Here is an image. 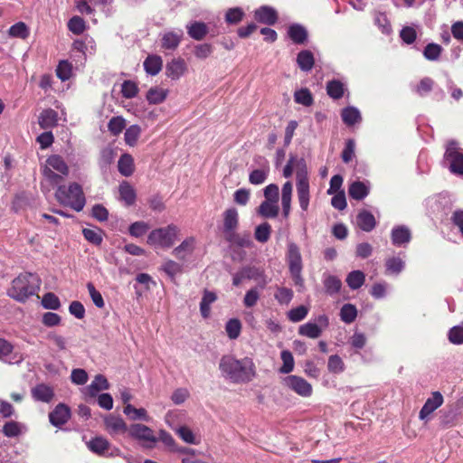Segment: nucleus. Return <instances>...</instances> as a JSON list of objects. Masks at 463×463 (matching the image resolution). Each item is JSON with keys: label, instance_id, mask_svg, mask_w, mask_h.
Listing matches in <instances>:
<instances>
[{"label": "nucleus", "instance_id": "obj_1", "mask_svg": "<svg viewBox=\"0 0 463 463\" xmlns=\"http://www.w3.org/2000/svg\"><path fill=\"white\" fill-rule=\"evenodd\" d=\"M296 173V189L299 206L303 212H307L310 202V184L308 170L306 161L301 158L297 160L290 157L283 169V175L288 178L293 172Z\"/></svg>", "mask_w": 463, "mask_h": 463}, {"label": "nucleus", "instance_id": "obj_2", "mask_svg": "<svg viewBox=\"0 0 463 463\" xmlns=\"http://www.w3.org/2000/svg\"><path fill=\"white\" fill-rule=\"evenodd\" d=\"M219 369L227 379L234 383H249L256 374L255 364L249 357L236 359L232 355H224L220 361Z\"/></svg>", "mask_w": 463, "mask_h": 463}, {"label": "nucleus", "instance_id": "obj_3", "mask_svg": "<svg viewBox=\"0 0 463 463\" xmlns=\"http://www.w3.org/2000/svg\"><path fill=\"white\" fill-rule=\"evenodd\" d=\"M41 279L33 273L24 272L13 279L7 295L18 301L25 302L30 297L35 295L40 288Z\"/></svg>", "mask_w": 463, "mask_h": 463}, {"label": "nucleus", "instance_id": "obj_4", "mask_svg": "<svg viewBox=\"0 0 463 463\" xmlns=\"http://www.w3.org/2000/svg\"><path fill=\"white\" fill-rule=\"evenodd\" d=\"M42 174L43 175V180L41 183L42 189L43 192H49L50 188H47L46 185L60 184L69 175V166L61 156L52 155L42 167Z\"/></svg>", "mask_w": 463, "mask_h": 463}, {"label": "nucleus", "instance_id": "obj_5", "mask_svg": "<svg viewBox=\"0 0 463 463\" xmlns=\"http://www.w3.org/2000/svg\"><path fill=\"white\" fill-rule=\"evenodd\" d=\"M55 198L61 204L70 206L77 212H80L86 203L82 188L77 183H72L68 187L59 185Z\"/></svg>", "mask_w": 463, "mask_h": 463}, {"label": "nucleus", "instance_id": "obj_6", "mask_svg": "<svg viewBox=\"0 0 463 463\" xmlns=\"http://www.w3.org/2000/svg\"><path fill=\"white\" fill-rule=\"evenodd\" d=\"M180 229L175 224L156 228L147 236V243L158 249H170L178 239Z\"/></svg>", "mask_w": 463, "mask_h": 463}, {"label": "nucleus", "instance_id": "obj_7", "mask_svg": "<svg viewBox=\"0 0 463 463\" xmlns=\"http://www.w3.org/2000/svg\"><path fill=\"white\" fill-rule=\"evenodd\" d=\"M287 262L290 276L296 286L304 287L302 277L303 261L299 247L294 242H288L287 250Z\"/></svg>", "mask_w": 463, "mask_h": 463}, {"label": "nucleus", "instance_id": "obj_8", "mask_svg": "<svg viewBox=\"0 0 463 463\" xmlns=\"http://www.w3.org/2000/svg\"><path fill=\"white\" fill-rule=\"evenodd\" d=\"M282 384L298 395L307 398L313 393L312 385L303 377L288 375L282 379Z\"/></svg>", "mask_w": 463, "mask_h": 463}, {"label": "nucleus", "instance_id": "obj_9", "mask_svg": "<svg viewBox=\"0 0 463 463\" xmlns=\"http://www.w3.org/2000/svg\"><path fill=\"white\" fill-rule=\"evenodd\" d=\"M253 162L256 168L250 173L249 182L251 184L259 185L267 180L270 166L268 159L262 156H255Z\"/></svg>", "mask_w": 463, "mask_h": 463}, {"label": "nucleus", "instance_id": "obj_10", "mask_svg": "<svg viewBox=\"0 0 463 463\" xmlns=\"http://www.w3.org/2000/svg\"><path fill=\"white\" fill-rule=\"evenodd\" d=\"M445 159L449 163V169L452 173L463 175V150L458 146L457 142L448 143Z\"/></svg>", "mask_w": 463, "mask_h": 463}, {"label": "nucleus", "instance_id": "obj_11", "mask_svg": "<svg viewBox=\"0 0 463 463\" xmlns=\"http://www.w3.org/2000/svg\"><path fill=\"white\" fill-rule=\"evenodd\" d=\"M329 326V319L326 315H320L315 323L307 322L298 327V334L308 338H318L323 330Z\"/></svg>", "mask_w": 463, "mask_h": 463}, {"label": "nucleus", "instance_id": "obj_12", "mask_svg": "<svg viewBox=\"0 0 463 463\" xmlns=\"http://www.w3.org/2000/svg\"><path fill=\"white\" fill-rule=\"evenodd\" d=\"M87 447L91 452L102 457L112 458L120 454L118 449L111 448L109 442L102 437H96L90 439L87 443Z\"/></svg>", "mask_w": 463, "mask_h": 463}, {"label": "nucleus", "instance_id": "obj_13", "mask_svg": "<svg viewBox=\"0 0 463 463\" xmlns=\"http://www.w3.org/2000/svg\"><path fill=\"white\" fill-rule=\"evenodd\" d=\"M128 432L131 438L146 443L147 447H152L157 441L154 431L149 427L140 423L130 425Z\"/></svg>", "mask_w": 463, "mask_h": 463}, {"label": "nucleus", "instance_id": "obj_14", "mask_svg": "<svg viewBox=\"0 0 463 463\" xmlns=\"http://www.w3.org/2000/svg\"><path fill=\"white\" fill-rule=\"evenodd\" d=\"M239 227V213L235 207H230L222 213V232L224 239L237 232Z\"/></svg>", "mask_w": 463, "mask_h": 463}, {"label": "nucleus", "instance_id": "obj_15", "mask_svg": "<svg viewBox=\"0 0 463 463\" xmlns=\"http://www.w3.org/2000/svg\"><path fill=\"white\" fill-rule=\"evenodd\" d=\"M443 401V396L439 392H433L420 409L419 418L422 420H427L434 411L442 405Z\"/></svg>", "mask_w": 463, "mask_h": 463}, {"label": "nucleus", "instance_id": "obj_16", "mask_svg": "<svg viewBox=\"0 0 463 463\" xmlns=\"http://www.w3.org/2000/svg\"><path fill=\"white\" fill-rule=\"evenodd\" d=\"M254 18L260 24L273 25L277 23L279 16L273 7L262 5L254 11Z\"/></svg>", "mask_w": 463, "mask_h": 463}, {"label": "nucleus", "instance_id": "obj_17", "mask_svg": "<svg viewBox=\"0 0 463 463\" xmlns=\"http://www.w3.org/2000/svg\"><path fill=\"white\" fill-rule=\"evenodd\" d=\"M195 246V238L188 237L173 250L172 254L179 260H185L188 257H190L193 254Z\"/></svg>", "mask_w": 463, "mask_h": 463}, {"label": "nucleus", "instance_id": "obj_18", "mask_svg": "<svg viewBox=\"0 0 463 463\" xmlns=\"http://www.w3.org/2000/svg\"><path fill=\"white\" fill-rule=\"evenodd\" d=\"M14 345L5 338H0V360L9 364H20L24 357L18 354H13Z\"/></svg>", "mask_w": 463, "mask_h": 463}, {"label": "nucleus", "instance_id": "obj_19", "mask_svg": "<svg viewBox=\"0 0 463 463\" xmlns=\"http://www.w3.org/2000/svg\"><path fill=\"white\" fill-rule=\"evenodd\" d=\"M104 423L107 430L111 435L124 434L128 432V430L127 423L119 416L110 414L105 417Z\"/></svg>", "mask_w": 463, "mask_h": 463}, {"label": "nucleus", "instance_id": "obj_20", "mask_svg": "<svg viewBox=\"0 0 463 463\" xmlns=\"http://www.w3.org/2000/svg\"><path fill=\"white\" fill-rule=\"evenodd\" d=\"M392 242L394 246L402 247L407 245L411 239V231L404 225H398L392 228L391 232Z\"/></svg>", "mask_w": 463, "mask_h": 463}, {"label": "nucleus", "instance_id": "obj_21", "mask_svg": "<svg viewBox=\"0 0 463 463\" xmlns=\"http://www.w3.org/2000/svg\"><path fill=\"white\" fill-rule=\"evenodd\" d=\"M186 71V64L181 58L173 59L165 66V74L172 80H178Z\"/></svg>", "mask_w": 463, "mask_h": 463}, {"label": "nucleus", "instance_id": "obj_22", "mask_svg": "<svg viewBox=\"0 0 463 463\" xmlns=\"http://www.w3.org/2000/svg\"><path fill=\"white\" fill-rule=\"evenodd\" d=\"M184 33L181 29L165 32L162 35V47L167 50H175L178 47Z\"/></svg>", "mask_w": 463, "mask_h": 463}, {"label": "nucleus", "instance_id": "obj_23", "mask_svg": "<svg viewBox=\"0 0 463 463\" xmlns=\"http://www.w3.org/2000/svg\"><path fill=\"white\" fill-rule=\"evenodd\" d=\"M70 418V410L64 404H59L50 413L49 419L52 425L61 426L68 421Z\"/></svg>", "mask_w": 463, "mask_h": 463}, {"label": "nucleus", "instance_id": "obj_24", "mask_svg": "<svg viewBox=\"0 0 463 463\" xmlns=\"http://www.w3.org/2000/svg\"><path fill=\"white\" fill-rule=\"evenodd\" d=\"M293 185L290 181L286 182L281 189V206L285 218H288L291 211Z\"/></svg>", "mask_w": 463, "mask_h": 463}, {"label": "nucleus", "instance_id": "obj_25", "mask_svg": "<svg viewBox=\"0 0 463 463\" xmlns=\"http://www.w3.org/2000/svg\"><path fill=\"white\" fill-rule=\"evenodd\" d=\"M32 396L35 401L50 402L54 396V392L51 386L41 383L32 389Z\"/></svg>", "mask_w": 463, "mask_h": 463}, {"label": "nucleus", "instance_id": "obj_26", "mask_svg": "<svg viewBox=\"0 0 463 463\" xmlns=\"http://www.w3.org/2000/svg\"><path fill=\"white\" fill-rule=\"evenodd\" d=\"M288 35L296 44H304L307 41V31L298 24H291L288 27Z\"/></svg>", "mask_w": 463, "mask_h": 463}, {"label": "nucleus", "instance_id": "obj_27", "mask_svg": "<svg viewBox=\"0 0 463 463\" xmlns=\"http://www.w3.org/2000/svg\"><path fill=\"white\" fill-rule=\"evenodd\" d=\"M109 383L105 376L98 374L91 383L86 388V392L90 397H95L99 392L108 390Z\"/></svg>", "mask_w": 463, "mask_h": 463}, {"label": "nucleus", "instance_id": "obj_28", "mask_svg": "<svg viewBox=\"0 0 463 463\" xmlns=\"http://www.w3.org/2000/svg\"><path fill=\"white\" fill-rule=\"evenodd\" d=\"M26 431V427L18 421L9 420L3 426L2 432L7 438H17Z\"/></svg>", "mask_w": 463, "mask_h": 463}, {"label": "nucleus", "instance_id": "obj_29", "mask_svg": "<svg viewBox=\"0 0 463 463\" xmlns=\"http://www.w3.org/2000/svg\"><path fill=\"white\" fill-rule=\"evenodd\" d=\"M187 33L196 41L203 40L208 33V27L203 22H194L186 25Z\"/></svg>", "mask_w": 463, "mask_h": 463}, {"label": "nucleus", "instance_id": "obj_30", "mask_svg": "<svg viewBox=\"0 0 463 463\" xmlns=\"http://www.w3.org/2000/svg\"><path fill=\"white\" fill-rule=\"evenodd\" d=\"M118 191L120 200L123 201L127 206L134 204L136 201V192L128 182L123 181L119 184Z\"/></svg>", "mask_w": 463, "mask_h": 463}, {"label": "nucleus", "instance_id": "obj_31", "mask_svg": "<svg viewBox=\"0 0 463 463\" xmlns=\"http://www.w3.org/2000/svg\"><path fill=\"white\" fill-rule=\"evenodd\" d=\"M357 224L364 232H371L376 226L374 216L368 211H361L357 215Z\"/></svg>", "mask_w": 463, "mask_h": 463}, {"label": "nucleus", "instance_id": "obj_32", "mask_svg": "<svg viewBox=\"0 0 463 463\" xmlns=\"http://www.w3.org/2000/svg\"><path fill=\"white\" fill-rule=\"evenodd\" d=\"M123 412L131 420L149 421L150 420L146 409H137L134 407L132 404H127L123 409Z\"/></svg>", "mask_w": 463, "mask_h": 463}, {"label": "nucleus", "instance_id": "obj_33", "mask_svg": "<svg viewBox=\"0 0 463 463\" xmlns=\"http://www.w3.org/2000/svg\"><path fill=\"white\" fill-rule=\"evenodd\" d=\"M217 296L214 292L205 289L200 303V312L203 318H208L211 314V305L215 302Z\"/></svg>", "mask_w": 463, "mask_h": 463}, {"label": "nucleus", "instance_id": "obj_34", "mask_svg": "<svg viewBox=\"0 0 463 463\" xmlns=\"http://www.w3.org/2000/svg\"><path fill=\"white\" fill-rule=\"evenodd\" d=\"M143 65L147 74L155 76L161 71L163 61L162 58L158 55H148Z\"/></svg>", "mask_w": 463, "mask_h": 463}, {"label": "nucleus", "instance_id": "obj_35", "mask_svg": "<svg viewBox=\"0 0 463 463\" xmlns=\"http://www.w3.org/2000/svg\"><path fill=\"white\" fill-rule=\"evenodd\" d=\"M297 63L301 71H311L315 63L313 53L309 50H303L299 52L297 56Z\"/></svg>", "mask_w": 463, "mask_h": 463}, {"label": "nucleus", "instance_id": "obj_36", "mask_svg": "<svg viewBox=\"0 0 463 463\" xmlns=\"http://www.w3.org/2000/svg\"><path fill=\"white\" fill-rule=\"evenodd\" d=\"M279 213L278 202L263 201L258 208V213L264 218H276Z\"/></svg>", "mask_w": 463, "mask_h": 463}, {"label": "nucleus", "instance_id": "obj_37", "mask_svg": "<svg viewBox=\"0 0 463 463\" xmlns=\"http://www.w3.org/2000/svg\"><path fill=\"white\" fill-rule=\"evenodd\" d=\"M160 270L165 272L172 281H175V277L183 273V265L175 260H166L161 265Z\"/></svg>", "mask_w": 463, "mask_h": 463}, {"label": "nucleus", "instance_id": "obj_38", "mask_svg": "<svg viewBox=\"0 0 463 463\" xmlns=\"http://www.w3.org/2000/svg\"><path fill=\"white\" fill-rule=\"evenodd\" d=\"M118 169L123 176H130L135 170L132 156L129 154H123L118 162Z\"/></svg>", "mask_w": 463, "mask_h": 463}, {"label": "nucleus", "instance_id": "obj_39", "mask_svg": "<svg viewBox=\"0 0 463 463\" xmlns=\"http://www.w3.org/2000/svg\"><path fill=\"white\" fill-rule=\"evenodd\" d=\"M348 194L355 200H363L369 194V186L363 182L355 181L350 184Z\"/></svg>", "mask_w": 463, "mask_h": 463}, {"label": "nucleus", "instance_id": "obj_40", "mask_svg": "<svg viewBox=\"0 0 463 463\" xmlns=\"http://www.w3.org/2000/svg\"><path fill=\"white\" fill-rule=\"evenodd\" d=\"M323 284L326 292L330 296L338 293L342 287L341 280L336 276L330 274L324 275Z\"/></svg>", "mask_w": 463, "mask_h": 463}, {"label": "nucleus", "instance_id": "obj_41", "mask_svg": "<svg viewBox=\"0 0 463 463\" xmlns=\"http://www.w3.org/2000/svg\"><path fill=\"white\" fill-rule=\"evenodd\" d=\"M245 16V12L241 7H232L227 9L224 20L229 25H236L240 24Z\"/></svg>", "mask_w": 463, "mask_h": 463}, {"label": "nucleus", "instance_id": "obj_42", "mask_svg": "<svg viewBox=\"0 0 463 463\" xmlns=\"http://www.w3.org/2000/svg\"><path fill=\"white\" fill-rule=\"evenodd\" d=\"M168 95V90L160 87H153L146 93V99L150 104L164 102Z\"/></svg>", "mask_w": 463, "mask_h": 463}, {"label": "nucleus", "instance_id": "obj_43", "mask_svg": "<svg viewBox=\"0 0 463 463\" xmlns=\"http://www.w3.org/2000/svg\"><path fill=\"white\" fill-rule=\"evenodd\" d=\"M57 123V112L53 109L43 110L39 117V124L42 128H51Z\"/></svg>", "mask_w": 463, "mask_h": 463}, {"label": "nucleus", "instance_id": "obj_44", "mask_svg": "<svg viewBox=\"0 0 463 463\" xmlns=\"http://www.w3.org/2000/svg\"><path fill=\"white\" fill-rule=\"evenodd\" d=\"M345 281L351 289H358L364 285L365 275L361 270H354L347 275Z\"/></svg>", "mask_w": 463, "mask_h": 463}, {"label": "nucleus", "instance_id": "obj_45", "mask_svg": "<svg viewBox=\"0 0 463 463\" xmlns=\"http://www.w3.org/2000/svg\"><path fill=\"white\" fill-rule=\"evenodd\" d=\"M342 119L345 124L353 126L361 121L360 111L354 107H347L342 110Z\"/></svg>", "mask_w": 463, "mask_h": 463}, {"label": "nucleus", "instance_id": "obj_46", "mask_svg": "<svg viewBox=\"0 0 463 463\" xmlns=\"http://www.w3.org/2000/svg\"><path fill=\"white\" fill-rule=\"evenodd\" d=\"M405 267V262L400 257H392L385 260L386 272L388 274H399Z\"/></svg>", "mask_w": 463, "mask_h": 463}, {"label": "nucleus", "instance_id": "obj_47", "mask_svg": "<svg viewBox=\"0 0 463 463\" xmlns=\"http://www.w3.org/2000/svg\"><path fill=\"white\" fill-rule=\"evenodd\" d=\"M225 240L232 244H235L241 248H250L253 246V241L249 234L241 235L238 232H235Z\"/></svg>", "mask_w": 463, "mask_h": 463}, {"label": "nucleus", "instance_id": "obj_48", "mask_svg": "<svg viewBox=\"0 0 463 463\" xmlns=\"http://www.w3.org/2000/svg\"><path fill=\"white\" fill-rule=\"evenodd\" d=\"M357 317V309L352 304H345L340 309L341 320L346 324L353 323Z\"/></svg>", "mask_w": 463, "mask_h": 463}, {"label": "nucleus", "instance_id": "obj_49", "mask_svg": "<svg viewBox=\"0 0 463 463\" xmlns=\"http://www.w3.org/2000/svg\"><path fill=\"white\" fill-rule=\"evenodd\" d=\"M271 233V226L268 222H263L255 228L254 237L261 243H265L269 240Z\"/></svg>", "mask_w": 463, "mask_h": 463}, {"label": "nucleus", "instance_id": "obj_50", "mask_svg": "<svg viewBox=\"0 0 463 463\" xmlns=\"http://www.w3.org/2000/svg\"><path fill=\"white\" fill-rule=\"evenodd\" d=\"M29 28L24 22H18L9 28L11 37L26 39L29 36Z\"/></svg>", "mask_w": 463, "mask_h": 463}, {"label": "nucleus", "instance_id": "obj_51", "mask_svg": "<svg viewBox=\"0 0 463 463\" xmlns=\"http://www.w3.org/2000/svg\"><path fill=\"white\" fill-rule=\"evenodd\" d=\"M294 99L297 103L306 107L311 106L314 101L310 90L307 88H303L295 91Z\"/></svg>", "mask_w": 463, "mask_h": 463}, {"label": "nucleus", "instance_id": "obj_52", "mask_svg": "<svg viewBox=\"0 0 463 463\" xmlns=\"http://www.w3.org/2000/svg\"><path fill=\"white\" fill-rule=\"evenodd\" d=\"M225 331L230 339H237L241 331V324L239 319L232 318L225 325Z\"/></svg>", "mask_w": 463, "mask_h": 463}, {"label": "nucleus", "instance_id": "obj_53", "mask_svg": "<svg viewBox=\"0 0 463 463\" xmlns=\"http://www.w3.org/2000/svg\"><path fill=\"white\" fill-rule=\"evenodd\" d=\"M280 358L283 364L279 368V372L284 374L291 373L294 369V358L292 354L288 350H283L280 354Z\"/></svg>", "mask_w": 463, "mask_h": 463}, {"label": "nucleus", "instance_id": "obj_54", "mask_svg": "<svg viewBox=\"0 0 463 463\" xmlns=\"http://www.w3.org/2000/svg\"><path fill=\"white\" fill-rule=\"evenodd\" d=\"M42 305L46 309L58 310L61 307V301L54 293L48 292L43 295Z\"/></svg>", "mask_w": 463, "mask_h": 463}, {"label": "nucleus", "instance_id": "obj_55", "mask_svg": "<svg viewBox=\"0 0 463 463\" xmlns=\"http://www.w3.org/2000/svg\"><path fill=\"white\" fill-rule=\"evenodd\" d=\"M327 369L332 373H341L345 370V364L337 354L330 355L327 362Z\"/></svg>", "mask_w": 463, "mask_h": 463}, {"label": "nucleus", "instance_id": "obj_56", "mask_svg": "<svg viewBox=\"0 0 463 463\" xmlns=\"http://www.w3.org/2000/svg\"><path fill=\"white\" fill-rule=\"evenodd\" d=\"M327 94L334 99H338L344 95V85L339 80H331L326 85Z\"/></svg>", "mask_w": 463, "mask_h": 463}, {"label": "nucleus", "instance_id": "obj_57", "mask_svg": "<svg viewBox=\"0 0 463 463\" xmlns=\"http://www.w3.org/2000/svg\"><path fill=\"white\" fill-rule=\"evenodd\" d=\"M141 134V128L138 125H131L126 129L125 132V142L133 146L137 144V141Z\"/></svg>", "mask_w": 463, "mask_h": 463}, {"label": "nucleus", "instance_id": "obj_58", "mask_svg": "<svg viewBox=\"0 0 463 463\" xmlns=\"http://www.w3.org/2000/svg\"><path fill=\"white\" fill-rule=\"evenodd\" d=\"M84 238L94 245H100L102 242V231L99 229H88L82 231Z\"/></svg>", "mask_w": 463, "mask_h": 463}, {"label": "nucleus", "instance_id": "obj_59", "mask_svg": "<svg viewBox=\"0 0 463 463\" xmlns=\"http://www.w3.org/2000/svg\"><path fill=\"white\" fill-rule=\"evenodd\" d=\"M294 293L292 289L288 288H278L276 293L274 294L275 299L280 305H288L292 300Z\"/></svg>", "mask_w": 463, "mask_h": 463}, {"label": "nucleus", "instance_id": "obj_60", "mask_svg": "<svg viewBox=\"0 0 463 463\" xmlns=\"http://www.w3.org/2000/svg\"><path fill=\"white\" fill-rule=\"evenodd\" d=\"M149 230L148 223L139 221L133 222L129 228L128 232L132 237L139 238L146 233V232Z\"/></svg>", "mask_w": 463, "mask_h": 463}, {"label": "nucleus", "instance_id": "obj_61", "mask_svg": "<svg viewBox=\"0 0 463 463\" xmlns=\"http://www.w3.org/2000/svg\"><path fill=\"white\" fill-rule=\"evenodd\" d=\"M308 314V308L305 306H298L288 313V318L294 323L303 320Z\"/></svg>", "mask_w": 463, "mask_h": 463}, {"label": "nucleus", "instance_id": "obj_62", "mask_svg": "<svg viewBox=\"0 0 463 463\" xmlns=\"http://www.w3.org/2000/svg\"><path fill=\"white\" fill-rule=\"evenodd\" d=\"M442 52V48L437 43H429L423 51L424 57L429 61H437Z\"/></svg>", "mask_w": 463, "mask_h": 463}, {"label": "nucleus", "instance_id": "obj_63", "mask_svg": "<svg viewBox=\"0 0 463 463\" xmlns=\"http://www.w3.org/2000/svg\"><path fill=\"white\" fill-rule=\"evenodd\" d=\"M125 127L126 121L122 117H113L108 124L109 130L115 136L120 134Z\"/></svg>", "mask_w": 463, "mask_h": 463}, {"label": "nucleus", "instance_id": "obj_64", "mask_svg": "<svg viewBox=\"0 0 463 463\" xmlns=\"http://www.w3.org/2000/svg\"><path fill=\"white\" fill-rule=\"evenodd\" d=\"M68 28L71 33L75 34H80L86 28L85 22L80 16H73L68 22Z\"/></svg>", "mask_w": 463, "mask_h": 463}]
</instances>
